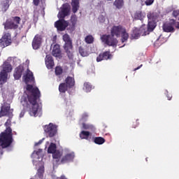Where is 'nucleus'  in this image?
<instances>
[{
  "label": "nucleus",
  "instance_id": "1",
  "mask_svg": "<svg viewBox=\"0 0 179 179\" xmlns=\"http://www.w3.org/2000/svg\"><path fill=\"white\" fill-rule=\"evenodd\" d=\"M27 90L28 92L27 98H22L21 103L24 108H29V114L31 117H37V113H38L40 108V105L37 103V100L41 96L40 90L32 85H27Z\"/></svg>",
  "mask_w": 179,
  "mask_h": 179
},
{
  "label": "nucleus",
  "instance_id": "2",
  "mask_svg": "<svg viewBox=\"0 0 179 179\" xmlns=\"http://www.w3.org/2000/svg\"><path fill=\"white\" fill-rule=\"evenodd\" d=\"M13 142L12 129L6 127L5 131L0 134V148L6 149V148H9L12 145Z\"/></svg>",
  "mask_w": 179,
  "mask_h": 179
},
{
  "label": "nucleus",
  "instance_id": "3",
  "mask_svg": "<svg viewBox=\"0 0 179 179\" xmlns=\"http://www.w3.org/2000/svg\"><path fill=\"white\" fill-rule=\"evenodd\" d=\"M22 22V18L19 16H13L6 20L3 24L5 30H16L19 29V24Z\"/></svg>",
  "mask_w": 179,
  "mask_h": 179
},
{
  "label": "nucleus",
  "instance_id": "4",
  "mask_svg": "<svg viewBox=\"0 0 179 179\" xmlns=\"http://www.w3.org/2000/svg\"><path fill=\"white\" fill-rule=\"evenodd\" d=\"M63 41H64V45L63 48L65 52L67 54V57L69 59H73V45L72 44V39L68 34L63 36Z\"/></svg>",
  "mask_w": 179,
  "mask_h": 179
},
{
  "label": "nucleus",
  "instance_id": "5",
  "mask_svg": "<svg viewBox=\"0 0 179 179\" xmlns=\"http://www.w3.org/2000/svg\"><path fill=\"white\" fill-rule=\"evenodd\" d=\"M12 64L8 62H4L2 65V70L0 72V85H4L8 81V73L12 72Z\"/></svg>",
  "mask_w": 179,
  "mask_h": 179
},
{
  "label": "nucleus",
  "instance_id": "6",
  "mask_svg": "<svg viewBox=\"0 0 179 179\" xmlns=\"http://www.w3.org/2000/svg\"><path fill=\"white\" fill-rule=\"evenodd\" d=\"M1 117H9V118L13 117V109H10V104L4 103L1 106L0 118Z\"/></svg>",
  "mask_w": 179,
  "mask_h": 179
},
{
  "label": "nucleus",
  "instance_id": "7",
  "mask_svg": "<svg viewBox=\"0 0 179 179\" xmlns=\"http://www.w3.org/2000/svg\"><path fill=\"white\" fill-rule=\"evenodd\" d=\"M101 40L102 43H104V44H106V45H109L110 47H114L117 45L118 41H117V38H114V36L111 35H102L101 36Z\"/></svg>",
  "mask_w": 179,
  "mask_h": 179
},
{
  "label": "nucleus",
  "instance_id": "8",
  "mask_svg": "<svg viewBox=\"0 0 179 179\" xmlns=\"http://www.w3.org/2000/svg\"><path fill=\"white\" fill-rule=\"evenodd\" d=\"M146 34H147L146 25H142V27L139 29L134 28L133 29V31L131 36V38L138 40V38H140L141 36H146Z\"/></svg>",
  "mask_w": 179,
  "mask_h": 179
},
{
  "label": "nucleus",
  "instance_id": "9",
  "mask_svg": "<svg viewBox=\"0 0 179 179\" xmlns=\"http://www.w3.org/2000/svg\"><path fill=\"white\" fill-rule=\"evenodd\" d=\"M44 131L46 134H48V136L49 138H54L57 135V125L50 123L49 124H46L44 127Z\"/></svg>",
  "mask_w": 179,
  "mask_h": 179
},
{
  "label": "nucleus",
  "instance_id": "10",
  "mask_svg": "<svg viewBox=\"0 0 179 179\" xmlns=\"http://www.w3.org/2000/svg\"><path fill=\"white\" fill-rule=\"evenodd\" d=\"M174 25H176V20L172 19L169 22L164 23L162 29L165 33H174L176 31Z\"/></svg>",
  "mask_w": 179,
  "mask_h": 179
},
{
  "label": "nucleus",
  "instance_id": "11",
  "mask_svg": "<svg viewBox=\"0 0 179 179\" xmlns=\"http://www.w3.org/2000/svg\"><path fill=\"white\" fill-rule=\"evenodd\" d=\"M12 43V37L9 33H6L2 38L0 39V47L5 48L8 45H10Z\"/></svg>",
  "mask_w": 179,
  "mask_h": 179
},
{
  "label": "nucleus",
  "instance_id": "12",
  "mask_svg": "<svg viewBox=\"0 0 179 179\" xmlns=\"http://www.w3.org/2000/svg\"><path fill=\"white\" fill-rule=\"evenodd\" d=\"M68 26H69V22L65 20H59L55 22V27L59 31H64Z\"/></svg>",
  "mask_w": 179,
  "mask_h": 179
},
{
  "label": "nucleus",
  "instance_id": "13",
  "mask_svg": "<svg viewBox=\"0 0 179 179\" xmlns=\"http://www.w3.org/2000/svg\"><path fill=\"white\" fill-rule=\"evenodd\" d=\"M113 58V55L110 50L105 51L102 53H100L96 57V62H101V61H108V59H111Z\"/></svg>",
  "mask_w": 179,
  "mask_h": 179
},
{
  "label": "nucleus",
  "instance_id": "14",
  "mask_svg": "<svg viewBox=\"0 0 179 179\" xmlns=\"http://www.w3.org/2000/svg\"><path fill=\"white\" fill-rule=\"evenodd\" d=\"M43 43V38L41 35L36 34L32 41V47L34 50H38L41 47V43Z\"/></svg>",
  "mask_w": 179,
  "mask_h": 179
},
{
  "label": "nucleus",
  "instance_id": "15",
  "mask_svg": "<svg viewBox=\"0 0 179 179\" xmlns=\"http://www.w3.org/2000/svg\"><path fill=\"white\" fill-rule=\"evenodd\" d=\"M125 29V28L122 27V26L119 25V26H114L111 31V35L112 36H116V37H120V36H121V34H122V32L124 31V30Z\"/></svg>",
  "mask_w": 179,
  "mask_h": 179
},
{
  "label": "nucleus",
  "instance_id": "16",
  "mask_svg": "<svg viewBox=\"0 0 179 179\" xmlns=\"http://www.w3.org/2000/svg\"><path fill=\"white\" fill-rule=\"evenodd\" d=\"M73 159H75V154L69 153L64 155L62 159L61 163L62 164H65V163H69L70 162H73Z\"/></svg>",
  "mask_w": 179,
  "mask_h": 179
},
{
  "label": "nucleus",
  "instance_id": "17",
  "mask_svg": "<svg viewBox=\"0 0 179 179\" xmlns=\"http://www.w3.org/2000/svg\"><path fill=\"white\" fill-rule=\"evenodd\" d=\"M24 69L22 66H19L15 69V71L13 74V76L16 80H19L22 78V75Z\"/></svg>",
  "mask_w": 179,
  "mask_h": 179
},
{
  "label": "nucleus",
  "instance_id": "18",
  "mask_svg": "<svg viewBox=\"0 0 179 179\" xmlns=\"http://www.w3.org/2000/svg\"><path fill=\"white\" fill-rule=\"evenodd\" d=\"M64 83L69 87V89H73L75 87V78L67 76L64 80Z\"/></svg>",
  "mask_w": 179,
  "mask_h": 179
},
{
  "label": "nucleus",
  "instance_id": "19",
  "mask_svg": "<svg viewBox=\"0 0 179 179\" xmlns=\"http://www.w3.org/2000/svg\"><path fill=\"white\" fill-rule=\"evenodd\" d=\"M45 65L48 69H52V68H54V59H52V57L50 55H46Z\"/></svg>",
  "mask_w": 179,
  "mask_h": 179
},
{
  "label": "nucleus",
  "instance_id": "20",
  "mask_svg": "<svg viewBox=\"0 0 179 179\" xmlns=\"http://www.w3.org/2000/svg\"><path fill=\"white\" fill-rule=\"evenodd\" d=\"M25 83H29V82H33L34 80V76L33 73L30 71L24 76Z\"/></svg>",
  "mask_w": 179,
  "mask_h": 179
},
{
  "label": "nucleus",
  "instance_id": "21",
  "mask_svg": "<svg viewBox=\"0 0 179 179\" xmlns=\"http://www.w3.org/2000/svg\"><path fill=\"white\" fill-rule=\"evenodd\" d=\"M53 57H59L61 55V48L59 45H55L53 47V50L52 52Z\"/></svg>",
  "mask_w": 179,
  "mask_h": 179
},
{
  "label": "nucleus",
  "instance_id": "22",
  "mask_svg": "<svg viewBox=\"0 0 179 179\" xmlns=\"http://www.w3.org/2000/svg\"><path fill=\"white\" fill-rule=\"evenodd\" d=\"M72 11L76 13L79 10V0H72L71 2Z\"/></svg>",
  "mask_w": 179,
  "mask_h": 179
},
{
  "label": "nucleus",
  "instance_id": "23",
  "mask_svg": "<svg viewBox=\"0 0 179 179\" xmlns=\"http://www.w3.org/2000/svg\"><path fill=\"white\" fill-rule=\"evenodd\" d=\"M69 89V87L65 83H62L59 85V92L60 93H66Z\"/></svg>",
  "mask_w": 179,
  "mask_h": 179
},
{
  "label": "nucleus",
  "instance_id": "24",
  "mask_svg": "<svg viewBox=\"0 0 179 179\" xmlns=\"http://www.w3.org/2000/svg\"><path fill=\"white\" fill-rule=\"evenodd\" d=\"M113 5L117 9H122L124 6V0H115Z\"/></svg>",
  "mask_w": 179,
  "mask_h": 179
},
{
  "label": "nucleus",
  "instance_id": "25",
  "mask_svg": "<svg viewBox=\"0 0 179 179\" xmlns=\"http://www.w3.org/2000/svg\"><path fill=\"white\" fill-rule=\"evenodd\" d=\"M155 27L156 22H155V21H148V29H146V31H152V30H155Z\"/></svg>",
  "mask_w": 179,
  "mask_h": 179
},
{
  "label": "nucleus",
  "instance_id": "26",
  "mask_svg": "<svg viewBox=\"0 0 179 179\" xmlns=\"http://www.w3.org/2000/svg\"><path fill=\"white\" fill-rule=\"evenodd\" d=\"M57 150V145L54 143H51L48 148V153H54Z\"/></svg>",
  "mask_w": 179,
  "mask_h": 179
},
{
  "label": "nucleus",
  "instance_id": "27",
  "mask_svg": "<svg viewBox=\"0 0 179 179\" xmlns=\"http://www.w3.org/2000/svg\"><path fill=\"white\" fill-rule=\"evenodd\" d=\"M71 10V8L69 7V5L68 3L66 4H63V8L62 9V12L66 15V16H68V15H69V12Z\"/></svg>",
  "mask_w": 179,
  "mask_h": 179
},
{
  "label": "nucleus",
  "instance_id": "28",
  "mask_svg": "<svg viewBox=\"0 0 179 179\" xmlns=\"http://www.w3.org/2000/svg\"><path fill=\"white\" fill-rule=\"evenodd\" d=\"M90 136V132L87 131H82L80 133V139H89Z\"/></svg>",
  "mask_w": 179,
  "mask_h": 179
},
{
  "label": "nucleus",
  "instance_id": "29",
  "mask_svg": "<svg viewBox=\"0 0 179 179\" xmlns=\"http://www.w3.org/2000/svg\"><path fill=\"white\" fill-rule=\"evenodd\" d=\"M10 0H6L5 1L3 2L2 6H1V10L2 12H6L8 9H9V1Z\"/></svg>",
  "mask_w": 179,
  "mask_h": 179
},
{
  "label": "nucleus",
  "instance_id": "30",
  "mask_svg": "<svg viewBox=\"0 0 179 179\" xmlns=\"http://www.w3.org/2000/svg\"><path fill=\"white\" fill-rule=\"evenodd\" d=\"M92 89H93V86L92 85V84H90V83H84L83 90H85L87 93L91 92Z\"/></svg>",
  "mask_w": 179,
  "mask_h": 179
},
{
  "label": "nucleus",
  "instance_id": "31",
  "mask_svg": "<svg viewBox=\"0 0 179 179\" xmlns=\"http://www.w3.org/2000/svg\"><path fill=\"white\" fill-rule=\"evenodd\" d=\"M94 143L96 145H103L106 142V139L103 137H95L94 139Z\"/></svg>",
  "mask_w": 179,
  "mask_h": 179
},
{
  "label": "nucleus",
  "instance_id": "32",
  "mask_svg": "<svg viewBox=\"0 0 179 179\" xmlns=\"http://www.w3.org/2000/svg\"><path fill=\"white\" fill-rule=\"evenodd\" d=\"M83 129H88V131H96V128L93 124L83 123Z\"/></svg>",
  "mask_w": 179,
  "mask_h": 179
},
{
  "label": "nucleus",
  "instance_id": "33",
  "mask_svg": "<svg viewBox=\"0 0 179 179\" xmlns=\"http://www.w3.org/2000/svg\"><path fill=\"white\" fill-rule=\"evenodd\" d=\"M144 17H145V15H143V14L142 13V11H137L134 14V18L136 20H143Z\"/></svg>",
  "mask_w": 179,
  "mask_h": 179
},
{
  "label": "nucleus",
  "instance_id": "34",
  "mask_svg": "<svg viewBox=\"0 0 179 179\" xmlns=\"http://www.w3.org/2000/svg\"><path fill=\"white\" fill-rule=\"evenodd\" d=\"M122 35V42L125 43L128 40V38L129 37V35L128 33H127V29H124L123 31L121 34Z\"/></svg>",
  "mask_w": 179,
  "mask_h": 179
},
{
  "label": "nucleus",
  "instance_id": "35",
  "mask_svg": "<svg viewBox=\"0 0 179 179\" xmlns=\"http://www.w3.org/2000/svg\"><path fill=\"white\" fill-rule=\"evenodd\" d=\"M85 41L87 44H93L94 42V38L92 35H88L85 37Z\"/></svg>",
  "mask_w": 179,
  "mask_h": 179
},
{
  "label": "nucleus",
  "instance_id": "36",
  "mask_svg": "<svg viewBox=\"0 0 179 179\" xmlns=\"http://www.w3.org/2000/svg\"><path fill=\"white\" fill-rule=\"evenodd\" d=\"M53 159H57V160H59L61 159V157L62 156V152H61L59 150H56L55 152L52 153Z\"/></svg>",
  "mask_w": 179,
  "mask_h": 179
},
{
  "label": "nucleus",
  "instance_id": "37",
  "mask_svg": "<svg viewBox=\"0 0 179 179\" xmlns=\"http://www.w3.org/2000/svg\"><path fill=\"white\" fill-rule=\"evenodd\" d=\"M55 75H57V76H59V75H62V72H63V69H62V67L61 66H57L55 68Z\"/></svg>",
  "mask_w": 179,
  "mask_h": 179
},
{
  "label": "nucleus",
  "instance_id": "38",
  "mask_svg": "<svg viewBox=\"0 0 179 179\" xmlns=\"http://www.w3.org/2000/svg\"><path fill=\"white\" fill-rule=\"evenodd\" d=\"M79 53L80 54L81 57H86L87 53L85 51V49L82 48V46L79 47Z\"/></svg>",
  "mask_w": 179,
  "mask_h": 179
},
{
  "label": "nucleus",
  "instance_id": "39",
  "mask_svg": "<svg viewBox=\"0 0 179 179\" xmlns=\"http://www.w3.org/2000/svg\"><path fill=\"white\" fill-rule=\"evenodd\" d=\"M147 17L148 19V22L149 21H153V19H155V14L154 13H149L148 15H147Z\"/></svg>",
  "mask_w": 179,
  "mask_h": 179
},
{
  "label": "nucleus",
  "instance_id": "40",
  "mask_svg": "<svg viewBox=\"0 0 179 179\" xmlns=\"http://www.w3.org/2000/svg\"><path fill=\"white\" fill-rule=\"evenodd\" d=\"M66 16H67V15H66L62 11H61V12L59 13V14H58V17H59V19H60V20H64V19H65Z\"/></svg>",
  "mask_w": 179,
  "mask_h": 179
},
{
  "label": "nucleus",
  "instance_id": "41",
  "mask_svg": "<svg viewBox=\"0 0 179 179\" xmlns=\"http://www.w3.org/2000/svg\"><path fill=\"white\" fill-rule=\"evenodd\" d=\"M153 2H155V0H146L145 1V3L146 6H150V5L153 4Z\"/></svg>",
  "mask_w": 179,
  "mask_h": 179
},
{
  "label": "nucleus",
  "instance_id": "42",
  "mask_svg": "<svg viewBox=\"0 0 179 179\" xmlns=\"http://www.w3.org/2000/svg\"><path fill=\"white\" fill-rule=\"evenodd\" d=\"M4 125H5V127H6V128L10 127V125H11L10 119L7 120V121L6 122V123H5Z\"/></svg>",
  "mask_w": 179,
  "mask_h": 179
},
{
  "label": "nucleus",
  "instance_id": "43",
  "mask_svg": "<svg viewBox=\"0 0 179 179\" xmlns=\"http://www.w3.org/2000/svg\"><path fill=\"white\" fill-rule=\"evenodd\" d=\"M172 15L173 16H174V17H177V16H178L179 15V10H173Z\"/></svg>",
  "mask_w": 179,
  "mask_h": 179
},
{
  "label": "nucleus",
  "instance_id": "44",
  "mask_svg": "<svg viewBox=\"0 0 179 179\" xmlns=\"http://www.w3.org/2000/svg\"><path fill=\"white\" fill-rule=\"evenodd\" d=\"M33 3L35 6L40 5V0H33Z\"/></svg>",
  "mask_w": 179,
  "mask_h": 179
},
{
  "label": "nucleus",
  "instance_id": "45",
  "mask_svg": "<svg viewBox=\"0 0 179 179\" xmlns=\"http://www.w3.org/2000/svg\"><path fill=\"white\" fill-rule=\"evenodd\" d=\"M75 19H76V17H75V15H73L71 17V22H72V24H73V29H75Z\"/></svg>",
  "mask_w": 179,
  "mask_h": 179
},
{
  "label": "nucleus",
  "instance_id": "46",
  "mask_svg": "<svg viewBox=\"0 0 179 179\" xmlns=\"http://www.w3.org/2000/svg\"><path fill=\"white\" fill-rule=\"evenodd\" d=\"M139 120H137L135 122H134L133 125H132V128H136V127H138L139 125Z\"/></svg>",
  "mask_w": 179,
  "mask_h": 179
},
{
  "label": "nucleus",
  "instance_id": "47",
  "mask_svg": "<svg viewBox=\"0 0 179 179\" xmlns=\"http://www.w3.org/2000/svg\"><path fill=\"white\" fill-rule=\"evenodd\" d=\"M88 117H89V115L87 113H84L82 115V120L85 121V120H87Z\"/></svg>",
  "mask_w": 179,
  "mask_h": 179
},
{
  "label": "nucleus",
  "instance_id": "48",
  "mask_svg": "<svg viewBox=\"0 0 179 179\" xmlns=\"http://www.w3.org/2000/svg\"><path fill=\"white\" fill-rule=\"evenodd\" d=\"M44 138H43L42 140H40L38 143H35V146H38V145H41L43 143V141Z\"/></svg>",
  "mask_w": 179,
  "mask_h": 179
},
{
  "label": "nucleus",
  "instance_id": "49",
  "mask_svg": "<svg viewBox=\"0 0 179 179\" xmlns=\"http://www.w3.org/2000/svg\"><path fill=\"white\" fill-rule=\"evenodd\" d=\"M175 27L176 28V29H179V22H176V24H175Z\"/></svg>",
  "mask_w": 179,
  "mask_h": 179
},
{
  "label": "nucleus",
  "instance_id": "50",
  "mask_svg": "<svg viewBox=\"0 0 179 179\" xmlns=\"http://www.w3.org/2000/svg\"><path fill=\"white\" fill-rule=\"evenodd\" d=\"M143 65H140L139 66H138L137 68L134 69V71H138V69H141V68H142Z\"/></svg>",
  "mask_w": 179,
  "mask_h": 179
},
{
  "label": "nucleus",
  "instance_id": "51",
  "mask_svg": "<svg viewBox=\"0 0 179 179\" xmlns=\"http://www.w3.org/2000/svg\"><path fill=\"white\" fill-rule=\"evenodd\" d=\"M166 97H167L168 100H171V98H172L173 96H172L171 95L170 96V95L167 94V95H166Z\"/></svg>",
  "mask_w": 179,
  "mask_h": 179
},
{
  "label": "nucleus",
  "instance_id": "52",
  "mask_svg": "<svg viewBox=\"0 0 179 179\" xmlns=\"http://www.w3.org/2000/svg\"><path fill=\"white\" fill-rule=\"evenodd\" d=\"M23 115H24V113L21 112L20 117L22 118V117H23Z\"/></svg>",
  "mask_w": 179,
  "mask_h": 179
},
{
  "label": "nucleus",
  "instance_id": "53",
  "mask_svg": "<svg viewBox=\"0 0 179 179\" xmlns=\"http://www.w3.org/2000/svg\"><path fill=\"white\" fill-rule=\"evenodd\" d=\"M0 154H1V155H3V152L1 151V152H0Z\"/></svg>",
  "mask_w": 179,
  "mask_h": 179
},
{
  "label": "nucleus",
  "instance_id": "54",
  "mask_svg": "<svg viewBox=\"0 0 179 179\" xmlns=\"http://www.w3.org/2000/svg\"><path fill=\"white\" fill-rule=\"evenodd\" d=\"M108 1H111V0H108Z\"/></svg>",
  "mask_w": 179,
  "mask_h": 179
}]
</instances>
